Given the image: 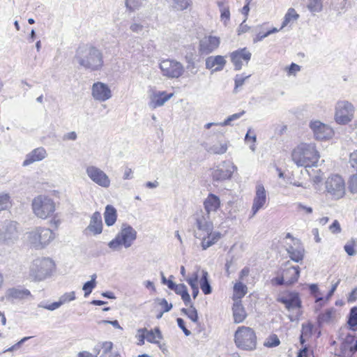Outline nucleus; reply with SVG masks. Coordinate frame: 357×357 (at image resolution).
<instances>
[{
	"mask_svg": "<svg viewBox=\"0 0 357 357\" xmlns=\"http://www.w3.org/2000/svg\"><path fill=\"white\" fill-rule=\"evenodd\" d=\"M18 238L17 222L6 220L0 223V242L9 244Z\"/></svg>",
	"mask_w": 357,
	"mask_h": 357,
	"instance_id": "4468645a",
	"label": "nucleus"
},
{
	"mask_svg": "<svg viewBox=\"0 0 357 357\" xmlns=\"http://www.w3.org/2000/svg\"><path fill=\"white\" fill-rule=\"evenodd\" d=\"M232 311L234 321L236 324L243 322L247 317V313L241 303V301L234 302Z\"/></svg>",
	"mask_w": 357,
	"mask_h": 357,
	"instance_id": "7c9ffc66",
	"label": "nucleus"
},
{
	"mask_svg": "<svg viewBox=\"0 0 357 357\" xmlns=\"http://www.w3.org/2000/svg\"><path fill=\"white\" fill-rule=\"evenodd\" d=\"M159 68L164 77L169 79L180 77L184 73L183 65L175 59H164L159 63Z\"/></svg>",
	"mask_w": 357,
	"mask_h": 357,
	"instance_id": "ddd939ff",
	"label": "nucleus"
},
{
	"mask_svg": "<svg viewBox=\"0 0 357 357\" xmlns=\"http://www.w3.org/2000/svg\"><path fill=\"white\" fill-rule=\"evenodd\" d=\"M181 312L187 315V317L194 323L198 321V314L195 307L190 305L189 308H183Z\"/></svg>",
	"mask_w": 357,
	"mask_h": 357,
	"instance_id": "a18cd8bd",
	"label": "nucleus"
},
{
	"mask_svg": "<svg viewBox=\"0 0 357 357\" xmlns=\"http://www.w3.org/2000/svg\"><path fill=\"white\" fill-rule=\"evenodd\" d=\"M47 156V151L45 148L40 146L32 150L30 153L26 154L25 160L22 165L26 167L31 164L39 162L45 159Z\"/></svg>",
	"mask_w": 357,
	"mask_h": 357,
	"instance_id": "393cba45",
	"label": "nucleus"
},
{
	"mask_svg": "<svg viewBox=\"0 0 357 357\" xmlns=\"http://www.w3.org/2000/svg\"><path fill=\"white\" fill-rule=\"evenodd\" d=\"M235 169L236 167L232 163L225 162L213 169V178L217 181L230 178Z\"/></svg>",
	"mask_w": 357,
	"mask_h": 357,
	"instance_id": "aec40b11",
	"label": "nucleus"
},
{
	"mask_svg": "<svg viewBox=\"0 0 357 357\" xmlns=\"http://www.w3.org/2000/svg\"><path fill=\"white\" fill-rule=\"evenodd\" d=\"M355 107L345 100H338L335 105L334 119L340 125H347L354 118Z\"/></svg>",
	"mask_w": 357,
	"mask_h": 357,
	"instance_id": "6e6552de",
	"label": "nucleus"
},
{
	"mask_svg": "<svg viewBox=\"0 0 357 357\" xmlns=\"http://www.w3.org/2000/svg\"><path fill=\"white\" fill-rule=\"evenodd\" d=\"M286 238H289L291 241V243H287L286 248L290 259L295 262L302 261L304 257V248L300 240L293 238L289 233L287 234Z\"/></svg>",
	"mask_w": 357,
	"mask_h": 357,
	"instance_id": "a211bd4d",
	"label": "nucleus"
},
{
	"mask_svg": "<svg viewBox=\"0 0 357 357\" xmlns=\"http://www.w3.org/2000/svg\"><path fill=\"white\" fill-rule=\"evenodd\" d=\"M278 301L283 303L290 312L288 317L291 321L299 319L302 314L301 311V302L297 293L290 292L282 295L278 298Z\"/></svg>",
	"mask_w": 357,
	"mask_h": 357,
	"instance_id": "1a4fd4ad",
	"label": "nucleus"
},
{
	"mask_svg": "<svg viewBox=\"0 0 357 357\" xmlns=\"http://www.w3.org/2000/svg\"><path fill=\"white\" fill-rule=\"evenodd\" d=\"M301 70V66L298 64L292 63L289 66L285 68V70L289 75H295Z\"/></svg>",
	"mask_w": 357,
	"mask_h": 357,
	"instance_id": "e2e57ef3",
	"label": "nucleus"
},
{
	"mask_svg": "<svg viewBox=\"0 0 357 357\" xmlns=\"http://www.w3.org/2000/svg\"><path fill=\"white\" fill-rule=\"evenodd\" d=\"M185 61L187 63L186 69L190 73L191 75H195L197 73V68L196 67L193 55H186L185 56Z\"/></svg>",
	"mask_w": 357,
	"mask_h": 357,
	"instance_id": "de8ad7c7",
	"label": "nucleus"
},
{
	"mask_svg": "<svg viewBox=\"0 0 357 357\" xmlns=\"http://www.w3.org/2000/svg\"><path fill=\"white\" fill-rule=\"evenodd\" d=\"M282 273L286 278V284H291L296 282L299 278L300 271L298 266H291L284 270Z\"/></svg>",
	"mask_w": 357,
	"mask_h": 357,
	"instance_id": "473e14b6",
	"label": "nucleus"
},
{
	"mask_svg": "<svg viewBox=\"0 0 357 357\" xmlns=\"http://www.w3.org/2000/svg\"><path fill=\"white\" fill-rule=\"evenodd\" d=\"M129 29L134 33L144 35L145 31L148 32L149 26L145 25L139 18L133 17Z\"/></svg>",
	"mask_w": 357,
	"mask_h": 357,
	"instance_id": "f704fd0d",
	"label": "nucleus"
},
{
	"mask_svg": "<svg viewBox=\"0 0 357 357\" xmlns=\"http://www.w3.org/2000/svg\"><path fill=\"white\" fill-rule=\"evenodd\" d=\"M279 31H280V29H278L276 28H273L272 29H270L264 33L259 32L257 34L255 38H254L253 41H254V43H257L259 41H261L266 37L268 36L269 35H271L272 33H277Z\"/></svg>",
	"mask_w": 357,
	"mask_h": 357,
	"instance_id": "6e6d98bb",
	"label": "nucleus"
},
{
	"mask_svg": "<svg viewBox=\"0 0 357 357\" xmlns=\"http://www.w3.org/2000/svg\"><path fill=\"white\" fill-rule=\"evenodd\" d=\"M307 8L312 13H319L322 9V2L321 0H310Z\"/></svg>",
	"mask_w": 357,
	"mask_h": 357,
	"instance_id": "8fccbe9b",
	"label": "nucleus"
},
{
	"mask_svg": "<svg viewBox=\"0 0 357 357\" xmlns=\"http://www.w3.org/2000/svg\"><path fill=\"white\" fill-rule=\"evenodd\" d=\"M158 305L162 308L163 312H169L172 308V304L169 303L165 298L157 299Z\"/></svg>",
	"mask_w": 357,
	"mask_h": 357,
	"instance_id": "052dcab7",
	"label": "nucleus"
},
{
	"mask_svg": "<svg viewBox=\"0 0 357 357\" xmlns=\"http://www.w3.org/2000/svg\"><path fill=\"white\" fill-rule=\"evenodd\" d=\"M176 321L178 327L182 329L185 335L186 336H189L191 334V333L189 330H188L185 328L183 319L181 318H177Z\"/></svg>",
	"mask_w": 357,
	"mask_h": 357,
	"instance_id": "338daca9",
	"label": "nucleus"
},
{
	"mask_svg": "<svg viewBox=\"0 0 357 357\" xmlns=\"http://www.w3.org/2000/svg\"><path fill=\"white\" fill-rule=\"evenodd\" d=\"M313 326L310 323L302 324L301 334L303 337H310L312 333Z\"/></svg>",
	"mask_w": 357,
	"mask_h": 357,
	"instance_id": "13d9d810",
	"label": "nucleus"
},
{
	"mask_svg": "<svg viewBox=\"0 0 357 357\" xmlns=\"http://www.w3.org/2000/svg\"><path fill=\"white\" fill-rule=\"evenodd\" d=\"M85 172L88 178L97 185L105 189L110 187L112 181L109 176L98 166L87 165Z\"/></svg>",
	"mask_w": 357,
	"mask_h": 357,
	"instance_id": "f8f14e48",
	"label": "nucleus"
},
{
	"mask_svg": "<svg viewBox=\"0 0 357 357\" xmlns=\"http://www.w3.org/2000/svg\"><path fill=\"white\" fill-rule=\"evenodd\" d=\"M31 208L38 218L46 220L53 216L56 211V204L50 197L40 195L33 199Z\"/></svg>",
	"mask_w": 357,
	"mask_h": 357,
	"instance_id": "20e7f679",
	"label": "nucleus"
},
{
	"mask_svg": "<svg viewBox=\"0 0 357 357\" xmlns=\"http://www.w3.org/2000/svg\"><path fill=\"white\" fill-rule=\"evenodd\" d=\"M137 238V231L129 225L123 224L121 231L116 237L109 242L108 246L113 250H118L121 245L130 248Z\"/></svg>",
	"mask_w": 357,
	"mask_h": 357,
	"instance_id": "0eeeda50",
	"label": "nucleus"
},
{
	"mask_svg": "<svg viewBox=\"0 0 357 357\" xmlns=\"http://www.w3.org/2000/svg\"><path fill=\"white\" fill-rule=\"evenodd\" d=\"M251 53L246 48H242L232 52L230 58L236 70H240L243 66V62L247 65L251 59Z\"/></svg>",
	"mask_w": 357,
	"mask_h": 357,
	"instance_id": "412c9836",
	"label": "nucleus"
},
{
	"mask_svg": "<svg viewBox=\"0 0 357 357\" xmlns=\"http://www.w3.org/2000/svg\"><path fill=\"white\" fill-rule=\"evenodd\" d=\"M250 77V75H236L234 78L235 86L234 91L236 92L238 88L242 86L244 84L245 81Z\"/></svg>",
	"mask_w": 357,
	"mask_h": 357,
	"instance_id": "5fc2aeb1",
	"label": "nucleus"
},
{
	"mask_svg": "<svg viewBox=\"0 0 357 357\" xmlns=\"http://www.w3.org/2000/svg\"><path fill=\"white\" fill-rule=\"evenodd\" d=\"M280 341L276 335L269 336L264 342V346L267 347H274L280 344Z\"/></svg>",
	"mask_w": 357,
	"mask_h": 357,
	"instance_id": "4d7b16f0",
	"label": "nucleus"
},
{
	"mask_svg": "<svg viewBox=\"0 0 357 357\" xmlns=\"http://www.w3.org/2000/svg\"><path fill=\"white\" fill-rule=\"evenodd\" d=\"M320 158L316 146L312 143H301L291 153V158L298 167L315 166Z\"/></svg>",
	"mask_w": 357,
	"mask_h": 357,
	"instance_id": "f03ea898",
	"label": "nucleus"
},
{
	"mask_svg": "<svg viewBox=\"0 0 357 357\" xmlns=\"http://www.w3.org/2000/svg\"><path fill=\"white\" fill-rule=\"evenodd\" d=\"M349 163L353 174L349 180V188L351 192H357V149L350 154Z\"/></svg>",
	"mask_w": 357,
	"mask_h": 357,
	"instance_id": "cd10ccee",
	"label": "nucleus"
},
{
	"mask_svg": "<svg viewBox=\"0 0 357 357\" xmlns=\"http://www.w3.org/2000/svg\"><path fill=\"white\" fill-rule=\"evenodd\" d=\"M217 3L221 13V20L223 21L225 24H226L230 18L229 6L228 5V2L225 0H222L218 1Z\"/></svg>",
	"mask_w": 357,
	"mask_h": 357,
	"instance_id": "4c0bfd02",
	"label": "nucleus"
},
{
	"mask_svg": "<svg viewBox=\"0 0 357 357\" xmlns=\"http://www.w3.org/2000/svg\"><path fill=\"white\" fill-rule=\"evenodd\" d=\"M248 287L241 282H238L234 285V294L233 300L234 301H241V298L247 294Z\"/></svg>",
	"mask_w": 357,
	"mask_h": 357,
	"instance_id": "c9c22d12",
	"label": "nucleus"
},
{
	"mask_svg": "<svg viewBox=\"0 0 357 357\" xmlns=\"http://www.w3.org/2000/svg\"><path fill=\"white\" fill-rule=\"evenodd\" d=\"M75 299V291L66 292L59 297L58 301L54 302L50 304H47L44 301H42L38 304V307L53 311L59 308L61 305H64L65 303L73 301Z\"/></svg>",
	"mask_w": 357,
	"mask_h": 357,
	"instance_id": "4be33fe9",
	"label": "nucleus"
},
{
	"mask_svg": "<svg viewBox=\"0 0 357 357\" xmlns=\"http://www.w3.org/2000/svg\"><path fill=\"white\" fill-rule=\"evenodd\" d=\"M220 206V198L212 193H210L204 202L205 214H208L211 217L212 213H215Z\"/></svg>",
	"mask_w": 357,
	"mask_h": 357,
	"instance_id": "bb28decb",
	"label": "nucleus"
},
{
	"mask_svg": "<svg viewBox=\"0 0 357 357\" xmlns=\"http://www.w3.org/2000/svg\"><path fill=\"white\" fill-rule=\"evenodd\" d=\"M296 208L298 211H303L306 214H311L313 211V209L312 207L305 206L302 203H298L296 204Z\"/></svg>",
	"mask_w": 357,
	"mask_h": 357,
	"instance_id": "0e129e2a",
	"label": "nucleus"
},
{
	"mask_svg": "<svg viewBox=\"0 0 357 357\" xmlns=\"http://www.w3.org/2000/svg\"><path fill=\"white\" fill-rule=\"evenodd\" d=\"M266 202V190L261 183H257L255 187V194L252 202L250 218H253L259 210L264 208Z\"/></svg>",
	"mask_w": 357,
	"mask_h": 357,
	"instance_id": "2eb2a0df",
	"label": "nucleus"
},
{
	"mask_svg": "<svg viewBox=\"0 0 357 357\" xmlns=\"http://www.w3.org/2000/svg\"><path fill=\"white\" fill-rule=\"evenodd\" d=\"M221 234L218 231H214L213 229L211 232H208L203 238H198L202 240V248L203 250H206L215 243H216L220 238Z\"/></svg>",
	"mask_w": 357,
	"mask_h": 357,
	"instance_id": "c756f323",
	"label": "nucleus"
},
{
	"mask_svg": "<svg viewBox=\"0 0 357 357\" xmlns=\"http://www.w3.org/2000/svg\"><path fill=\"white\" fill-rule=\"evenodd\" d=\"M330 231L333 234H338L341 231V227L337 220H334L333 224L329 227Z\"/></svg>",
	"mask_w": 357,
	"mask_h": 357,
	"instance_id": "774afa93",
	"label": "nucleus"
},
{
	"mask_svg": "<svg viewBox=\"0 0 357 357\" xmlns=\"http://www.w3.org/2000/svg\"><path fill=\"white\" fill-rule=\"evenodd\" d=\"M105 222L107 226L110 227L114 225L117 219L116 209L112 205H107L104 212Z\"/></svg>",
	"mask_w": 357,
	"mask_h": 357,
	"instance_id": "72a5a7b5",
	"label": "nucleus"
},
{
	"mask_svg": "<svg viewBox=\"0 0 357 357\" xmlns=\"http://www.w3.org/2000/svg\"><path fill=\"white\" fill-rule=\"evenodd\" d=\"M220 44L219 37L208 35L199 40L198 51L201 55H207L218 48Z\"/></svg>",
	"mask_w": 357,
	"mask_h": 357,
	"instance_id": "6ab92c4d",
	"label": "nucleus"
},
{
	"mask_svg": "<svg viewBox=\"0 0 357 357\" xmlns=\"http://www.w3.org/2000/svg\"><path fill=\"white\" fill-rule=\"evenodd\" d=\"M187 282L191 287H198L197 273H195L192 276L187 279Z\"/></svg>",
	"mask_w": 357,
	"mask_h": 357,
	"instance_id": "69168bd1",
	"label": "nucleus"
},
{
	"mask_svg": "<svg viewBox=\"0 0 357 357\" xmlns=\"http://www.w3.org/2000/svg\"><path fill=\"white\" fill-rule=\"evenodd\" d=\"M11 206V199L8 193L0 192V211L8 209Z\"/></svg>",
	"mask_w": 357,
	"mask_h": 357,
	"instance_id": "49530a36",
	"label": "nucleus"
},
{
	"mask_svg": "<svg viewBox=\"0 0 357 357\" xmlns=\"http://www.w3.org/2000/svg\"><path fill=\"white\" fill-rule=\"evenodd\" d=\"M193 234L195 238H203L213 229V224L211 217L200 211L193 215Z\"/></svg>",
	"mask_w": 357,
	"mask_h": 357,
	"instance_id": "9d476101",
	"label": "nucleus"
},
{
	"mask_svg": "<svg viewBox=\"0 0 357 357\" xmlns=\"http://www.w3.org/2000/svg\"><path fill=\"white\" fill-rule=\"evenodd\" d=\"M205 61L206 68L212 73L222 70L227 63L225 57L221 55L208 56Z\"/></svg>",
	"mask_w": 357,
	"mask_h": 357,
	"instance_id": "5701e85b",
	"label": "nucleus"
},
{
	"mask_svg": "<svg viewBox=\"0 0 357 357\" xmlns=\"http://www.w3.org/2000/svg\"><path fill=\"white\" fill-rule=\"evenodd\" d=\"M234 342L240 349L255 350L257 347V336L254 330L248 326H239L234 334Z\"/></svg>",
	"mask_w": 357,
	"mask_h": 357,
	"instance_id": "423d86ee",
	"label": "nucleus"
},
{
	"mask_svg": "<svg viewBox=\"0 0 357 357\" xmlns=\"http://www.w3.org/2000/svg\"><path fill=\"white\" fill-rule=\"evenodd\" d=\"M200 288L203 293L206 295L212 292V288L208 281V273L206 271H202V277L199 280Z\"/></svg>",
	"mask_w": 357,
	"mask_h": 357,
	"instance_id": "e433bc0d",
	"label": "nucleus"
},
{
	"mask_svg": "<svg viewBox=\"0 0 357 357\" xmlns=\"http://www.w3.org/2000/svg\"><path fill=\"white\" fill-rule=\"evenodd\" d=\"M172 96L173 93L167 94L165 91H154L150 95L149 106L151 109L161 107Z\"/></svg>",
	"mask_w": 357,
	"mask_h": 357,
	"instance_id": "b1692460",
	"label": "nucleus"
},
{
	"mask_svg": "<svg viewBox=\"0 0 357 357\" xmlns=\"http://www.w3.org/2000/svg\"><path fill=\"white\" fill-rule=\"evenodd\" d=\"M355 241L351 240L349 241L344 247L345 252L349 256H354L356 255V251L354 250Z\"/></svg>",
	"mask_w": 357,
	"mask_h": 357,
	"instance_id": "680f3d73",
	"label": "nucleus"
},
{
	"mask_svg": "<svg viewBox=\"0 0 357 357\" xmlns=\"http://www.w3.org/2000/svg\"><path fill=\"white\" fill-rule=\"evenodd\" d=\"M299 17V15L296 12L294 8L288 9L287 13L284 15V20L282 23L280 29L287 26L288 24L293 23L296 21Z\"/></svg>",
	"mask_w": 357,
	"mask_h": 357,
	"instance_id": "79ce46f5",
	"label": "nucleus"
},
{
	"mask_svg": "<svg viewBox=\"0 0 357 357\" xmlns=\"http://www.w3.org/2000/svg\"><path fill=\"white\" fill-rule=\"evenodd\" d=\"M146 4V0H125V6L129 12H135Z\"/></svg>",
	"mask_w": 357,
	"mask_h": 357,
	"instance_id": "ea45409f",
	"label": "nucleus"
},
{
	"mask_svg": "<svg viewBox=\"0 0 357 357\" xmlns=\"http://www.w3.org/2000/svg\"><path fill=\"white\" fill-rule=\"evenodd\" d=\"M91 90L93 99L100 102H105L112 97L110 87L102 82H94Z\"/></svg>",
	"mask_w": 357,
	"mask_h": 357,
	"instance_id": "f3484780",
	"label": "nucleus"
},
{
	"mask_svg": "<svg viewBox=\"0 0 357 357\" xmlns=\"http://www.w3.org/2000/svg\"><path fill=\"white\" fill-rule=\"evenodd\" d=\"M251 132H252L251 129L250 128L245 135V141L247 143H249L250 142H252V144L250 146V149L252 150V151L254 152V151H255V149H256L255 143L256 142V140H257V136L254 133L252 135H251Z\"/></svg>",
	"mask_w": 357,
	"mask_h": 357,
	"instance_id": "864d4df0",
	"label": "nucleus"
},
{
	"mask_svg": "<svg viewBox=\"0 0 357 357\" xmlns=\"http://www.w3.org/2000/svg\"><path fill=\"white\" fill-rule=\"evenodd\" d=\"M138 333H144L146 340L151 343L159 344L160 340L162 338V334L159 328H156L153 331H148L146 328L139 329Z\"/></svg>",
	"mask_w": 357,
	"mask_h": 357,
	"instance_id": "2f4dec72",
	"label": "nucleus"
},
{
	"mask_svg": "<svg viewBox=\"0 0 357 357\" xmlns=\"http://www.w3.org/2000/svg\"><path fill=\"white\" fill-rule=\"evenodd\" d=\"M95 283L93 281H88L85 282L82 287V289L84 291V297H87L92 291V290L96 287Z\"/></svg>",
	"mask_w": 357,
	"mask_h": 357,
	"instance_id": "bf43d9fd",
	"label": "nucleus"
},
{
	"mask_svg": "<svg viewBox=\"0 0 357 357\" xmlns=\"http://www.w3.org/2000/svg\"><path fill=\"white\" fill-rule=\"evenodd\" d=\"M227 142H219L210 146L208 149V152L213 154L222 155L227 152Z\"/></svg>",
	"mask_w": 357,
	"mask_h": 357,
	"instance_id": "37998d69",
	"label": "nucleus"
},
{
	"mask_svg": "<svg viewBox=\"0 0 357 357\" xmlns=\"http://www.w3.org/2000/svg\"><path fill=\"white\" fill-rule=\"evenodd\" d=\"M245 114V111L234 114L228 116L224 121L220 122V126H231V122L240 119Z\"/></svg>",
	"mask_w": 357,
	"mask_h": 357,
	"instance_id": "09e8293b",
	"label": "nucleus"
},
{
	"mask_svg": "<svg viewBox=\"0 0 357 357\" xmlns=\"http://www.w3.org/2000/svg\"><path fill=\"white\" fill-rule=\"evenodd\" d=\"M102 216L100 212H95L91 217L90 222L86 228V231H89L93 235H98L102 231Z\"/></svg>",
	"mask_w": 357,
	"mask_h": 357,
	"instance_id": "a878e982",
	"label": "nucleus"
},
{
	"mask_svg": "<svg viewBox=\"0 0 357 357\" xmlns=\"http://www.w3.org/2000/svg\"><path fill=\"white\" fill-rule=\"evenodd\" d=\"M172 7L178 10L187 9L191 5L190 0H169Z\"/></svg>",
	"mask_w": 357,
	"mask_h": 357,
	"instance_id": "c03bdc74",
	"label": "nucleus"
},
{
	"mask_svg": "<svg viewBox=\"0 0 357 357\" xmlns=\"http://www.w3.org/2000/svg\"><path fill=\"white\" fill-rule=\"evenodd\" d=\"M348 324L352 330L357 326V307H354L350 311V316Z\"/></svg>",
	"mask_w": 357,
	"mask_h": 357,
	"instance_id": "603ef678",
	"label": "nucleus"
},
{
	"mask_svg": "<svg viewBox=\"0 0 357 357\" xmlns=\"http://www.w3.org/2000/svg\"><path fill=\"white\" fill-rule=\"evenodd\" d=\"M325 188L327 194L334 199H339L345 195V182L337 174L328 177L325 182Z\"/></svg>",
	"mask_w": 357,
	"mask_h": 357,
	"instance_id": "9b49d317",
	"label": "nucleus"
},
{
	"mask_svg": "<svg viewBox=\"0 0 357 357\" xmlns=\"http://www.w3.org/2000/svg\"><path fill=\"white\" fill-rule=\"evenodd\" d=\"M75 59L79 66L91 71L100 70L104 63L102 52L92 45L79 47Z\"/></svg>",
	"mask_w": 357,
	"mask_h": 357,
	"instance_id": "f257e3e1",
	"label": "nucleus"
},
{
	"mask_svg": "<svg viewBox=\"0 0 357 357\" xmlns=\"http://www.w3.org/2000/svg\"><path fill=\"white\" fill-rule=\"evenodd\" d=\"M113 344L112 342H102L98 343L95 350L97 351L96 357H112L115 353H112Z\"/></svg>",
	"mask_w": 357,
	"mask_h": 357,
	"instance_id": "c85d7f7f",
	"label": "nucleus"
},
{
	"mask_svg": "<svg viewBox=\"0 0 357 357\" xmlns=\"http://www.w3.org/2000/svg\"><path fill=\"white\" fill-rule=\"evenodd\" d=\"M310 128L317 140L329 139L334 135V131L330 126L318 120L311 121Z\"/></svg>",
	"mask_w": 357,
	"mask_h": 357,
	"instance_id": "dca6fc26",
	"label": "nucleus"
},
{
	"mask_svg": "<svg viewBox=\"0 0 357 357\" xmlns=\"http://www.w3.org/2000/svg\"><path fill=\"white\" fill-rule=\"evenodd\" d=\"M335 310L333 308L326 310L324 313L319 315V321L321 323L330 321L332 319Z\"/></svg>",
	"mask_w": 357,
	"mask_h": 357,
	"instance_id": "3c124183",
	"label": "nucleus"
},
{
	"mask_svg": "<svg viewBox=\"0 0 357 357\" xmlns=\"http://www.w3.org/2000/svg\"><path fill=\"white\" fill-rule=\"evenodd\" d=\"M31 295L28 289H10L7 291V296L15 299H23Z\"/></svg>",
	"mask_w": 357,
	"mask_h": 357,
	"instance_id": "a19ab883",
	"label": "nucleus"
},
{
	"mask_svg": "<svg viewBox=\"0 0 357 357\" xmlns=\"http://www.w3.org/2000/svg\"><path fill=\"white\" fill-rule=\"evenodd\" d=\"M174 291L176 294L180 295L185 305L190 303L191 298L188 294L187 287L184 284H178L175 287Z\"/></svg>",
	"mask_w": 357,
	"mask_h": 357,
	"instance_id": "58836bf2",
	"label": "nucleus"
},
{
	"mask_svg": "<svg viewBox=\"0 0 357 357\" xmlns=\"http://www.w3.org/2000/svg\"><path fill=\"white\" fill-rule=\"evenodd\" d=\"M54 268L53 260L49 257L34 259L29 267V277L35 281H42L49 277Z\"/></svg>",
	"mask_w": 357,
	"mask_h": 357,
	"instance_id": "39448f33",
	"label": "nucleus"
},
{
	"mask_svg": "<svg viewBox=\"0 0 357 357\" xmlns=\"http://www.w3.org/2000/svg\"><path fill=\"white\" fill-rule=\"evenodd\" d=\"M26 242L35 250H43L56 238V234L50 229L36 227L26 234Z\"/></svg>",
	"mask_w": 357,
	"mask_h": 357,
	"instance_id": "7ed1b4c3",
	"label": "nucleus"
}]
</instances>
